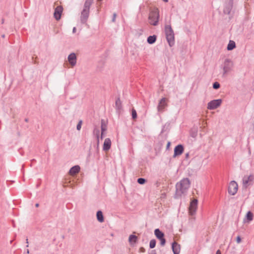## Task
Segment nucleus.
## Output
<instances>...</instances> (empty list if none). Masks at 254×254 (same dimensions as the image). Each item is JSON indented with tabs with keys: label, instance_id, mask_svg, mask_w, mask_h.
<instances>
[{
	"label": "nucleus",
	"instance_id": "1",
	"mask_svg": "<svg viewBox=\"0 0 254 254\" xmlns=\"http://www.w3.org/2000/svg\"><path fill=\"white\" fill-rule=\"evenodd\" d=\"M190 182L188 178H184L176 185V195L181 196L186 193L190 187Z\"/></svg>",
	"mask_w": 254,
	"mask_h": 254
},
{
	"label": "nucleus",
	"instance_id": "2",
	"mask_svg": "<svg viewBox=\"0 0 254 254\" xmlns=\"http://www.w3.org/2000/svg\"><path fill=\"white\" fill-rule=\"evenodd\" d=\"M159 12L158 8H154L150 10L149 13V23L153 26H156L158 24L159 19Z\"/></svg>",
	"mask_w": 254,
	"mask_h": 254
},
{
	"label": "nucleus",
	"instance_id": "3",
	"mask_svg": "<svg viewBox=\"0 0 254 254\" xmlns=\"http://www.w3.org/2000/svg\"><path fill=\"white\" fill-rule=\"evenodd\" d=\"M165 32L167 42L170 47H172L175 43L174 31L170 25H167L165 27Z\"/></svg>",
	"mask_w": 254,
	"mask_h": 254
},
{
	"label": "nucleus",
	"instance_id": "4",
	"mask_svg": "<svg viewBox=\"0 0 254 254\" xmlns=\"http://www.w3.org/2000/svg\"><path fill=\"white\" fill-rule=\"evenodd\" d=\"M234 66V64L233 61L229 59H226L225 60L222 67L223 70V75H226L228 72L232 70Z\"/></svg>",
	"mask_w": 254,
	"mask_h": 254
},
{
	"label": "nucleus",
	"instance_id": "5",
	"mask_svg": "<svg viewBox=\"0 0 254 254\" xmlns=\"http://www.w3.org/2000/svg\"><path fill=\"white\" fill-rule=\"evenodd\" d=\"M222 99L213 100L210 101L207 104V109L208 110H214L219 107L221 103Z\"/></svg>",
	"mask_w": 254,
	"mask_h": 254
},
{
	"label": "nucleus",
	"instance_id": "6",
	"mask_svg": "<svg viewBox=\"0 0 254 254\" xmlns=\"http://www.w3.org/2000/svg\"><path fill=\"white\" fill-rule=\"evenodd\" d=\"M238 188L237 183L234 181H231L228 187V193L231 195H235L238 191Z\"/></svg>",
	"mask_w": 254,
	"mask_h": 254
},
{
	"label": "nucleus",
	"instance_id": "7",
	"mask_svg": "<svg viewBox=\"0 0 254 254\" xmlns=\"http://www.w3.org/2000/svg\"><path fill=\"white\" fill-rule=\"evenodd\" d=\"M167 101V99L164 97L159 101L157 106V110L159 113H163L165 111V108L168 106Z\"/></svg>",
	"mask_w": 254,
	"mask_h": 254
},
{
	"label": "nucleus",
	"instance_id": "8",
	"mask_svg": "<svg viewBox=\"0 0 254 254\" xmlns=\"http://www.w3.org/2000/svg\"><path fill=\"white\" fill-rule=\"evenodd\" d=\"M197 200L194 199L190 203L189 207V213L190 215H193L195 214L197 208Z\"/></svg>",
	"mask_w": 254,
	"mask_h": 254
},
{
	"label": "nucleus",
	"instance_id": "9",
	"mask_svg": "<svg viewBox=\"0 0 254 254\" xmlns=\"http://www.w3.org/2000/svg\"><path fill=\"white\" fill-rule=\"evenodd\" d=\"M90 10L83 8L80 16V20L82 23H85L88 18Z\"/></svg>",
	"mask_w": 254,
	"mask_h": 254
},
{
	"label": "nucleus",
	"instance_id": "10",
	"mask_svg": "<svg viewBox=\"0 0 254 254\" xmlns=\"http://www.w3.org/2000/svg\"><path fill=\"white\" fill-rule=\"evenodd\" d=\"M254 180V176L250 175L249 176H244L243 179V185L247 188L251 184V182H253Z\"/></svg>",
	"mask_w": 254,
	"mask_h": 254
},
{
	"label": "nucleus",
	"instance_id": "11",
	"mask_svg": "<svg viewBox=\"0 0 254 254\" xmlns=\"http://www.w3.org/2000/svg\"><path fill=\"white\" fill-rule=\"evenodd\" d=\"M224 8L223 12L225 14H229L233 6V1H227Z\"/></svg>",
	"mask_w": 254,
	"mask_h": 254
},
{
	"label": "nucleus",
	"instance_id": "12",
	"mask_svg": "<svg viewBox=\"0 0 254 254\" xmlns=\"http://www.w3.org/2000/svg\"><path fill=\"white\" fill-rule=\"evenodd\" d=\"M76 56L74 53H71L68 56V61L72 67L76 65Z\"/></svg>",
	"mask_w": 254,
	"mask_h": 254
},
{
	"label": "nucleus",
	"instance_id": "13",
	"mask_svg": "<svg viewBox=\"0 0 254 254\" xmlns=\"http://www.w3.org/2000/svg\"><path fill=\"white\" fill-rule=\"evenodd\" d=\"M63 11V7L61 6H57L54 12V17L56 20H59L61 18V14Z\"/></svg>",
	"mask_w": 254,
	"mask_h": 254
},
{
	"label": "nucleus",
	"instance_id": "14",
	"mask_svg": "<svg viewBox=\"0 0 254 254\" xmlns=\"http://www.w3.org/2000/svg\"><path fill=\"white\" fill-rule=\"evenodd\" d=\"M184 151L183 146L181 144L178 145L174 149V157L180 155L182 154Z\"/></svg>",
	"mask_w": 254,
	"mask_h": 254
},
{
	"label": "nucleus",
	"instance_id": "15",
	"mask_svg": "<svg viewBox=\"0 0 254 254\" xmlns=\"http://www.w3.org/2000/svg\"><path fill=\"white\" fill-rule=\"evenodd\" d=\"M111 146V140L109 138H107L105 139L103 150L105 151H108Z\"/></svg>",
	"mask_w": 254,
	"mask_h": 254
},
{
	"label": "nucleus",
	"instance_id": "16",
	"mask_svg": "<svg viewBox=\"0 0 254 254\" xmlns=\"http://www.w3.org/2000/svg\"><path fill=\"white\" fill-rule=\"evenodd\" d=\"M172 250L174 254H179L180 253V245L174 242L172 245Z\"/></svg>",
	"mask_w": 254,
	"mask_h": 254
},
{
	"label": "nucleus",
	"instance_id": "17",
	"mask_svg": "<svg viewBox=\"0 0 254 254\" xmlns=\"http://www.w3.org/2000/svg\"><path fill=\"white\" fill-rule=\"evenodd\" d=\"M80 168L78 165H76L70 168L69 171V174L70 175L73 176L78 173L80 171Z\"/></svg>",
	"mask_w": 254,
	"mask_h": 254
},
{
	"label": "nucleus",
	"instance_id": "18",
	"mask_svg": "<svg viewBox=\"0 0 254 254\" xmlns=\"http://www.w3.org/2000/svg\"><path fill=\"white\" fill-rule=\"evenodd\" d=\"M101 139H102L103 138V134L104 132L107 130V125L105 122V121L102 120L101 121Z\"/></svg>",
	"mask_w": 254,
	"mask_h": 254
},
{
	"label": "nucleus",
	"instance_id": "19",
	"mask_svg": "<svg viewBox=\"0 0 254 254\" xmlns=\"http://www.w3.org/2000/svg\"><path fill=\"white\" fill-rule=\"evenodd\" d=\"M154 234L156 237L159 239L164 237V234L159 229H156L154 231Z\"/></svg>",
	"mask_w": 254,
	"mask_h": 254
},
{
	"label": "nucleus",
	"instance_id": "20",
	"mask_svg": "<svg viewBox=\"0 0 254 254\" xmlns=\"http://www.w3.org/2000/svg\"><path fill=\"white\" fill-rule=\"evenodd\" d=\"M94 0H86L84 4V9L90 10V7L93 3Z\"/></svg>",
	"mask_w": 254,
	"mask_h": 254
},
{
	"label": "nucleus",
	"instance_id": "21",
	"mask_svg": "<svg viewBox=\"0 0 254 254\" xmlns=\"http://www.w3.org/2000/svg\"><path fill=\"white\" fill-rule=\"evenodd\" d=\"M236 47V44L234 41L230 40L228 45L227 49L228 51L232 50Z\"/></svg>",
	"mask_w": 254,
	"mask_h": 254
},
{
	"label": "nucleus",
	"instance_id": "22",
	"mask_svg": "<svg viewBox=\"0 0 254 254\" xmlns=\"http://www.w3.org/2000/svg\"><path fill=\"white\" fill-rule=\"evenodd\" d=\"M96 215L97 220L99 222H103L104 221V217L101 211H98Z\"/></svg>",
	"mask_w": 254,
	"mask_h": 254
},
{
	"label": "nucleus",
	"instance_id": "23",
	"mask_svg": "<svg viewBox=\"0 0 254 254\" xmlns=\"http://www.w3.org/2000/svg\"><path fill=\"white\" fill-rule=\"evenodd\" d=\"M156 40V36L153 35V36H149L147 38V42L150 44H152L155 42Z\"/></svg>",
	"mask_w": 254,
	"mask_h": 254
},
{
	"label": "nucleus",
	"instance_id": "24",
	"mask_svg": "<svg viewBox=\"0 0 254 254\" xmlns=\"http://www.w3.org/2000/svg\"><path fill=\"white\" fill-rule=\"evenodd\" d=\"M116 108L117 110H119L122 108V102L120 98H118L115 102Z\"/></svg>",
	"mask_w": 254,
	"mask_h": 254
},
{
	"label": "nucleus",
	"instance_id": "25",
	"mask_svg": "<svg viewBox=\"0 0 254 254\" xmlns=\"http://www.w3.org/2000/svg\"><path fill=\"white\" fill-rule=\"evenodd\" d=\"M94 134L96 135L97 138V144H98L99 143V135H100V130L98 128H95L93 131Z\"/></svg>",
	"mask_w": 254,
	"mask_h": 254
},
{
	"label": "nucleus",
	"instance_id": "26",
	"mask_svg": "<svg viewBox=\"0 0 254 254\" xmlns=\"http://www.w3.org/2000/svg\"><path fill=\"white\" fill-rule=\"evenodd\" d=\"M137 240V237L134 235H131L129 237V242L130 243H135Z\"/></svg>",
	"mask_w": 254,
	"mask_h": 254
},
{
	"label": "nucleus",
	"instance_id": "27",
	"mask_svg": "<svg viewBox=\"0 0 254 254\" xmlns=\"http://www.w3.org/2000/svg\"><path fill=\"white\" fill-rule=\"evenodd\" d=\"M247 219L249 221H251L253 219V214L251 211H249L246 215Z\"/></svg>",
	"mask_w": 254,
	"mask_h": 254
},
{
	"label": "nucleus",
	"instance_id": "28",
	"mask_svg": "<svg viewBox=\"0 0 254 254\" xmlns=\"http://www.w3.org/2000/svg\"><path fill=\"white\" fill-rule=\"evenodd\" d=\"M156 246V241L154 239H152L150 241L149 247L151 249L154 248Z\"/></svg>",
	"mask_w": 254,
	"mask_h": 254
},
{
	"label": "nucleus",
	"instance_id": "29",
	"mask_svg": "<svg viewBox=\"0 0 254 254\" xmlns=\"http://www.w3.org/2000/svg\"><path fill=\"white\" fill-rule=\"evenodd\" d=\"M131 116L133 119H135L137 118V113L134 109L131 110Z\"/></svg>",
	"mask_w": 254,
	"mask_h": 254
},
{
	"label": "nucleus",
	"instance_id": "30",
	"mask_svg": "<svg viewBox=\"0 0 254 254\" xmlns=\"http://www.w3.org/2000/svg\"><path fill=\"white\" fill-rule=\"evenodd\" d=\"M145 179L143 178H139L137 179V183L141 185L144 184L145 183Z\"/></svg>",
	"mask_w": 254,
	"mask_h": 254
},
{
	"label": "nucleus",
	"instance_id": "31",
	"mask_svg": "<svg viewBox=\"0 0 254 254\" xmlns=\"http://www.w3.org/2000/svg\"><path fill=\"white\" fill-rule=\"evenodd\" d=\"M159 240L160 241V245L162 246H164L165 245L166 243V240L164 238V237H163L162 238L159 239Z\"/></svg>",
	"mask_w": 254,
	"mask_h": 254
},
{
	"label": "nucleus",
	"instance_id": "32",
	"mask_svg": "<svg viewBox=\"0 0 254 254\" xmlns=\"http://www.w3.org/2000/svg\"><path fill=\"white\" fill-rule=\"evenodd\" d=\"M220 87V84L218 82H215L213 84V88L215 89H218Z\"/></svg>",
	"mask_w": 254,
	"mask_h": 254
},
{
	"label": "nucleus",
	"instance_id": "33",
	"mask_svg": "<svg viewBox=\"0 0 254 254\" xmlns=\"http://www.w3.org/2000/svg\"><path fill=\"white\" fill-rule=\"evenodd\" d=\"M82 121H79L78 124L77 125L76 128L78 130H79L81 128V125H82Z\"/></svg>",
	"mask_w": 254,
	"mask_h": 254
},
{
	"label": "nucleus",
	"instance_id": "34",
	"mask_svg": "<svg viewBox=\"0 0 254 254\" xmlns=\"http://www.w3.org/2000/svg\"><path fill=\"white\" fill-rule=\"evenodd\" d=\"M117 14L116 13H114L113 15V18H112V21L115 22Z\"/></svg>",
	"mask_w": 254,
	"mask_h": 254
},
{
	"label": "nucleus",
	"instance_id": "35",
	"mask_svg": "<svg viewBox=\"0 0 254 254\" xmlns=\"http://www.w3.org/2000/svg\"><path fill=\"white\" fill-rule=\"evenodd\" d=\"M236 241L237 243H240L241 242V239L240 236H238L236 239Z\"/></svg>",
	"mask_w": 254,
	"mask_h": 254
},
{
	"label": "nucleus",
	"instance_id": "36",
	"mask_svg": "<svg viewBox=\"0 0 254 254\" xmlns=\"http://www.w3.org/2000/svg\"><path fill=\"white\" fill-rule=\"evenodd\" d=\"M149 254H156V252L155 250H152Z\"/></svg>",
	"mask_w": 254,
	"mask_h": 254
},
{
	"label": "nucleus",
	"instance_id": "37",
	"mask_svg": "<svg viewBox=\"0 0 254 254\" xmlns=\"http://www.w3.org/2000/svg\"><path fill=\"white\" fill-rule=\"evenodd\" d=\"M216 254H221V252H220V250H217V252H216Z\"/></svg>",
	"mask_w": 254,
	"mask_h": 254
},
{
	"label": "nucleus",
	"instance_id": "38",
	"mask_svg": "<svg viewBox=\"0 0 254 254\" xmlns=\"http://www.w3.org/2000/svg\"><path fill=\"white\" fill-rule=\"evenodd\" d=\"M75 31H76V28H75V27H74V28H73L72 32H73V33H75Z\"/></svg>",
	"mask_w": 254,
	"mask_h": 254
},
{
	"label": "nucleus",
	"instance_id": "39",
	"mask_svg": "<svg viewBox=\"0 0 254 254\" xmlns=\"http://www.w3.org/2000/svg\"><path fill=\"white\" fill-rule=\"evenodd\" d=\"M39 204L38 203H36V204H35V206H36V207H39Z\"/></svg>",
	"mask_w": 254,
	"mask_h": 254
},
{
	"label": "nucleus",
	"instance_id": "40",
	"mask_svg": "<svg viewBox=\"0 0 254 254\" xmlns=\"http://www.w3.org/2000/svg\"><path fill=\"white\" fill-rule=\"evenodd\" d=\"M170 145V142H168V144H167V147H168Z\"/></svg>",
	"mask_w": 254,
	"mask_h": 254
},
{
	"label": "nucleus",
	"instance_id": "41",
	"mask_svg": "<svg viewBox=\"0 0 254 254\" xmlns=\"http://www.w3.org/2000/svg\"><path fill=\"white\" fill-rule=\"evenodd\" d=\"M3 22H4V19H2V22H1L2 24H3Z\"/></svg>",
	"mask_w": 254,
	"mask_h": 254
},
{
	"label": "nucleus",
	"instance_id": "42",
	"mask_svg": "<svg viewBox=\"0 0 254 254\" xmlns=\"http://www.w3.org/2000/svg\"><path fill=\"white\" fill-rule=\"evenodd\" d=\"M165 2H168V0H163Z\"/></svg>",
	"mask_w": 254,
	"mask_h": 254
},
{
	"label": "nucleus",
	"instance_id": "43",
	"mask_svg": "<svg viewBox=\"0 0 254 254\" xmlns=\"http://www.w3.org/2000/svg\"><path fill=\"white\" fill-rule=\"evenodd\" d=\"M25 122H28V119H25Z\"/></svg>",
	"mask_w": 254,
	"mask_h": 254
},
{
	"label": "nucleus",
	"instance_id": "44",
	"mask_svg": "<svg viewBox=\"0 0 254 254\" xmlns=\"http://www.w3.org/2000/svg\"><path fill=\"white\" fill-rule=\"evenodd\" d=\"M26 243H28V239H26Z\"/></svg>",
	"mask_w": 254,
	"mask_h": 254
},
{
	"label": "nucleus",
	"instance_id": "45",
	"mask_svg": "<svg viewBox=\"0 0 254 254\" xmlns=\"http://www.w3.org/2000/svg\"><path fill=\"white\" fill-rule=\"evenodd\" d=\"M27 253L28 254L29 253V250H27Z\"/></svg>",
	"mask_w": 254,
	"mask_h": 254
},
{
	"label": "nucleus",
	"instance_id": "46",
	"mask_svg": "<svg viewBox=\"0 0 254 254\" xmlns=\"http://www.w3.org/2000/svg\"><path fill=\"white\" fill-rule=\"evenodd\" d=\"M98 1H102V0H97Z\"/></svg>",
	"mask_w": 254,
	"mask_h": 254
}]
</instances>
